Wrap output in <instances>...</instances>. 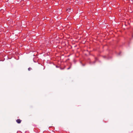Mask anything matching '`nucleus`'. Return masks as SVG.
<instances>
[{
	"label": "nucleus",
	"instance_id": "obj_1",
	"mask_svg": "<svg viewBox=\"0 0 133 133\" xmlns=\"http://www.w3.org/2000/svg\"><path fill=\"white\" fill-rule=\"evenodd\" d=\"M21 121H22V120H21L20 119H18L16 120V122L18 123V124L20 123H21Z\"/></svg>",
	"mask_w": 133,
	"mask_h": 133
},
{
	"label": "nucleus",
	"instance_id": "obj_2",
	"mask_svg": "<svg viewBox=\"0 0 133 133\" xmlns=\"http://www.w3.org/2000/svg\"><path fill=\"white\" fill-rule=\"evenodd\" d=\"M72 11V10L70 8H68V9H67L66 10V11L68 12L71 11Z\"/></svg>",
	"mask_w": 133,
	"mask_h": 133
},
{
	"label": "nucleus",
	"instance_id": "obj_3",
	"mask_svg": "<svg viewBox=\"0 0 133 133\" xmlns=\"http://www.w3.org/2000/svg\"><path fill=\"white\" fill-rule=\"evenodd\" d=\"M31 69H32V68L30 67H29L28 68V70L29 71H30Z\"/></svg>",
	"mask_w": 133,
	"mask_h": 133
},
{
	"label": "nucleus",
	"instance_id": "obj_4",
	"mask_svg": "<svg viewBox=\"0 0 133 133\" xmlns=\"http://www.w3.org/2000/svg\"><path fill=\"white\" fill-rule=\"evenodd\" d=\"M71 66H70L69 68H67V69L68 70L69 69H70L71 68Z\"/></svg>",
	"mask_w": 133,
	"mask_h": 133
}]
</instances>
